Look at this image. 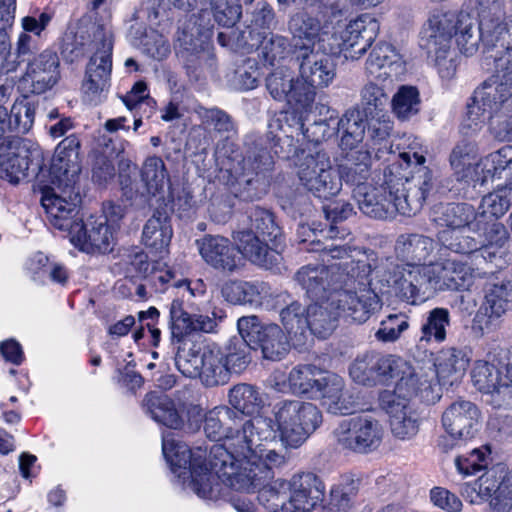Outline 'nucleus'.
Here are the masks:
<instances>
[{"mask_svg":"<svg viewBox=\"0 0 512 512\" xmlns=\"http://www.w3.org/2000/svg\"><path fill=\"white\" fill-rule=\"evenodd\" d=\"M495 67L496 72L474 90L472 101L467 104L470 126H478L487 116L512 107V72L501 56L495 58Z\"/></svg>","mask_w":512,"mask_h":512,"instance_id":"obj_8","label":"nucleus"},{"mask_svg":"<svg viewBox=\"0 0 512 512\" xmlns=\"http://www.w3.org/2000/svg\"><path fill=\"white\" fill-rule=\"evenodd\" d=\"M464 493L471 502L489 500L491 512H512V474L501 477L489 471L474 486H466Z\"/></svg>","mask_w":512,"mask_h":512,"instance_id":"obj_18","label":"nucleus"},{"mask_svg":"<svg viewBox=\"0 0 512 512\" xmlns=\"http://www.w3.org/2000/svg\"><path fill=\"white\" fill-rule=\"evenodd\" d=\"M281 323L295 347L304 346L310 338L307 307L292 301L280 311Z\"/></svg>","mask_w":512,"mask_h":512,"instance_id":"obj_41","label":"nucleus"},{"mask_svg":"<svg viewBox=\"0 0 512 512\" xmlns=\"http://www.w3.org/2000/svg\"><path fill=\"white\" fill-rule=\"evenodd\" d=\"M456 28V14L451 11H434L424 23L419 34V45L438 68L442 78L455 72L451 56V43Z\"/></svg>","mask_w":512,"mask_h":512,"instance_id":"obj_9","label":"nucleus"},{"mask_svg":"<svg viewBox=\"0 0 512 512\" xmlns=\"http://www.w3.org/2000/svg\"><path fill=\"white\" fill-rule=\"evenodd\" d=\"M301 184L318 198L328 199L337 195L342 182L323 152L307 154L300 159L297 170Z\"/></svg>","mask_w":512,"mask_h":512,"instance_id":"obj_14","label":"nucleus"},{"mask_svg":"<svg viewBox=\"0 0 512 512\" xmlns=\"http://www.w3.org/2000/svg\"><path fill=\"white\" fill-rule=\"evenodd\" d=\"M393 397L388 393L379 396L380 406L390 417L391 432L398 439H412L419 431V415L410 403L395 402Z\"/></svg>","mask_w":512,"mask_h":512,"instance_id":"obj_29","label":"nucleus"},{"mask_svg":"<svg viewBox=\"0 0 512 512\" xmlns=\"http://www.w3.org/2000/svg\"><path fill=\"white\" fill-rule=\"evenodd\" d=\"M290 506L293 508L310 511L325 496V485L314 473L307 472L293 476L290 484Z\"/></svg>","mask_w":512,"mask_h":512,"instance_id":"obj_32","label":"nucleus"},{"mask_svg":"<svg viewBox=\"0 0 512 512\" xmlns=\"http://www.w3.org/2000/svg\"><path fill=\"white\" fill-rule=\"evenodd\" d=\"M491 463V449L488 445L481 446L480 448L473 449L468 456H459L455 459V466L459 473L463 474L464 476L474 475L477 474L483 470H486L481 476L478 477L473 482H466L462 484L461 486V494L462 496L469 501L471 504H481V503H487L488 504V512H491L490 509V501L479 499V502H471L470 498L465 495L464 490L466 486H474L477 481L487 472L489 471H496L497 475H500L501 477H508L512 475V472L509 474H504L503 470H498L496 468L488 469V465Z\"/></svg>","mask_w":512,"mask_h":512,"instance_id":"obj_35","label":"nucleus"},{"mask_svg":"<svg viewBox=\"0 0 512 512\" xmlns=\"http://www.w3.org/2000/svg\"><path fill=\"white\" fill-rule=\"evenodd\" d=\"M362 478L353 473H347L340 477L339 482L330 490V505L338 511L348 512L355 503Z\"/></svg>","mask_w":512,"mask_h":512,"instance_id":"obj_51","label":"nucleus"},{"mask_svg":"<svg viewBox=\"0 0 512 512\" xmlns=\"http://www.w3.org/2000/svg\"><path fill=\"white\" fill-rule=\"evenodd\" d=\"M277 431L286 448L300 447L322 423L316 405L301 400H284L274 407Z\"/></svg>","mask_w":512,"mask_h":512,"instance_id":"obj_10","label":"nucleus"},{"mask_svg":"<svg viewBox=\"0 0 512 512\" xmlns=\"http://www.w3.org/2000/svg\"><path fill=\"white\" fill-rule=\"evenodd\" d=\"M259 51L265 62L273 66L293 54V44L285 36L268 32Z\"/></svg>","mask_w":512,"mask_h":512,"instance_id":"obj_60","label":"nucleus"},{"mask_svg":"<svg viewBox=\"0 0 512 512\" xmlns=\"http://www.w3.org/2000/svg\"><path fill=\"white\" fill-rule=\"evenodd\" d=\"M247 218L249 227L245 230L252 231L277 246L282 237V230L276 223L272 212L261 207H254L249 211Z\"/></svg>","mask_w":512,"mask_h":512,"instance_id":"obj_53","label":"nucleus"},{"mask_svg":"<svg viewBox=\"0 0 512 512\" xmlns=\"http://www.w3.org/2000/svg\"><path fill=\"white\" fill-rule=\"evenodd\" d=\"M380 355L365 353L358 356L349 367V374L352 380L364 386H375L380 384L379 375Z\"/></svg>","mask_w":512,"mask_h":512,"instance_id":"obj_54","label":"nucleus"},{"mask_svg":"<svg viewBox=\"0 0 512 512\" xmlns=\"http://www.w3.org/2000/svg\"><path fill=\"white\" fill-rule=\"evenodd\" d=\"M371 155L367 150H357L347 153L339 164L338 175L347 183L366 185L364 181L370 174Z\"/></svg>","mask_w":512,"mask_h":512,"instance_id":"obj_49","label":"nucleus"},{"mask_svg":"<svg viewBox=\"0 0 512 512\" xmlns=\"http://www.w3.org/2000/svg\"><path fill=\"white\" fill-rule=\"evenodd\" d=\"M162 452L174 472L183 469L180 475L190 472L193 490L204 499H216L221 493V479L212 467L211 450L207 459L206 449L195 450L183 442L176 441L170 435L163 436Z\"/></svg>","mask_w":512,"mask_h":512,"instance_id":"obj_7","label":"nucleus"},{"mask_svg":"<svg viewBox=\"0 0 512 512\" xmlns=\"http://www.w3.org/2000/svg\"><path fill=\"white\" fill-rule=\"evenodd\" d=\"M217 408L221 419H223V417L225 418L222 424L226 430L227 439L231 441L228 447L225 445L224 447L230 454H236V444L241 440L243 426L245 424H242V414L228 406H218ZM221 445L223 446V444Z\"/></svg>","mask_w":512,"mask_h":512,"instance_id":"obj_63","label":"nucleus"},{"mask_svg":"<svg viewBox=\"0 0 512 512\" xmlns=\"http://www.w3.org/2000/svg\"><path fill=\"white\" fill-rule=\"evenodd\" d=\"M71 241L86 253H108L115 245L114 227L102 218L90 217L85 223L79 219L71 234Z\"/></svg>","mask_w":512,"mask_h":512,"instance_id":"obj_23","label":"nucleus"},{"mask_svg":"<svg viewBox=\"0 0 512 512\" xmlns=\"http://www.w3.org/2000/svg\"><path fill=\"white\" fill-rule=\"evenodd\" d=\"M141 179L148 194L154 197L161 194L168 180L164 161L158 156L148 157L141 169Z\"/></svg>","mask_w":512,"mask_h":512,"instance_id":"obj_57","label":"nucleus"},{"mask_svg":"<svg viewBox=\"0 0 512 512\" xmlns=\"http://www.w3.org/2000/svg\"><path fill=\"white\" fill-rule=\"evenodd\" d=\"M437 237L444 247L458 254L473 257L474 252L480 248V241L475 237L465 235L463 229L442 230L438 232Z\"/></svg>","mask_w":512,"mask_h":512,"instance_id":"obj_58","label":"nucleus"},{"mask_svg":"<svg viewBox=\"0 0 512 512\" xmlns=\"http://www.w3.org/2000/svg\"><path fill=\"white\" fill-rule=\"evenodd\" d=\"M293 58L298 65L299 80L304 87L315 89L327 87L335 78L336 68L334 62L325 55L319 54L311 46H296Z\"/></svg>","mask_w":512,"mask_h":512,"instance_id":"obj_16","label":"nucleus"},{"mask_svg":"<svg viewBox=\"0 0 512 512\" xmlns=\"http://www.w3.org/2000/svg\"><path fill=\"white\" fill-rule=\"evenodd\" d=\"M327 22L328 20L308 7L291 15L288 20V31L292 36L293 50L296 46L315 48V43L320 41L323 35L332 33L334 36L337 27Z\"/></svg>","mask_w":512,"mask_h":512,"instance_id":"obj_24","label":"nucleus"},{"mask_svg":"<svg viewBox=\"0 0 512 512\" xmlns=\"http://www.w3.org/2000/svg\"><path fill=\"white\" fill-rule=\"evenodd\" d=\"M280 129L281 120L276 118L269 122L265 137L254 133L246 137L244 157L223 174L226 184L236 197L253 201L267 193L268 172L273 166V158L268 148L276 147L279 140L276 131Z\"/></svg>","mask_w":512,"mask_h":512,"instance_id":"obj_3","label":"nucleus"},{"mask_svg":"<svg viewBox=\"0 0 512 512\" xmlns=\"http://www.w3.org/2000/svg\"><path fill=\"white\" fill-rule=\"evenodd\" d=\"M432 275L430 265H402L394 292L407 303H421L439 287Z\"/></svg>","mask_w":512,"mask_h":512,"instance_id":"obj_20","label":"nucleus"},{"mask_svg":"<svg viewBox=\"0 0 512 512\" xmlns=\"http://www.w3.org/2000/svg\"><path fill=\"white\" fill-rule=\"evenodd\" d=\"M60 60L55 52L45 50L27 64L22 82L34 94H42L52 89L60 79Z\"/></svg>","mask_w":512,"mask_h":512,"instance_id":"obj_26","label":"nucleus"},{"mask_svg":"<svg viewBox=\"0 0 512 512\" xmlns=\"http://www.w3.org/2000/svg\"><path fill=\"white\" fill-rule=\"evenodd\" d=\"M469 364L467 354L458 348H447L442 350L435 368H431L438 378L439 384L443 386H453L457 384L464 376Z\"/></svg>","mask_w":512,"mask_h":512,"instance_id":"obj_38","label":"nucleus"},{"mask_svg":"<svg viewBox=\"0 0 512 512\" xmlns=\"http://www.w3.org/2000/svg\"><path fill=\"white\" fill-rule=\"evenodd\" d=\"M196 243L203 260L214 269L232 274L239 268L241 258L227 238L205 235Z\"/></svg>","mask_w":512,"mask_h":512,"instance_id":"obj_28","label":"nucleus"},{"mask_svg":"<svg viewBox=\"0 0 512 512\" xmlns=\"http://www.w3.org/2000/svg\"><path fill=\"white\" fill-rule=\"evenodd\" d=\"M430 219L444 230L469 229L473 231L477 221L476 209L468 203H438L430 212Z\"/></svg>","mask_w":512,"mask_h":512,"instance_id":"obj_34","label":"nucleus"},{"mask_svg":"<svg viewBox=\"0 0 512 512\" xmlns=\"http://www.w3.org/2000/svg\"><path fill=\"white\" fill-rule=\"evenodd\" d=\"M474 387L491 397V403L496 408L512 403V386L507 377L494 364L479 360L471 371Z\"/></svg>","mask_w":512,"mask_h":512,"instance_id":"obj_21","label":"nucleus"},{"mask_svg":"<svg viewBox=\"0 0 512 512\" xmlns=\"http://www.w3.org/2000/svg\"><path fill=\"white\" fill-rule=\"evenodd\" d=\"M307 312L310 337H328L335 330L338 318L342 316L336 305L331 304V300L313 302L307 307Z\"/></svg>","mask_w":512,"mask_h":512,"instance_id":"obj_44","label":"nucleus"},{"mask_svg":"<svg viewBox=\"0 0 512 512\" xmlns=\"http://www.w3.org/2000/svg\"><path fill=\"white\" fill-rule=\"evenodd\" d=\"M307 7L328 20L335 27H341L346 19L345 0H304Z\"/></svg>","mask_w":512,"mask_h":512,"instance_id":"obj_64","label":"nucleus"},{"mask_svg":"<svg viewBox=\"0 0 512 512\" xmlns=\"http://www.w3.org/2000/svg\"><path fill=\"white\" fill-rule=\"evenodd\" d=\"M237 327L240 336L252 343L254 349L260 347L268 360L279 361L289 351L288 338L277 324H262L257 316L250 315L239 318Z\"/></svg>","mask_w":512,"mask_h":512,"instance_id":"obj_15","label":"nucleus"},{"mask_svg":"<svg viewBox=\"0 0 512 512\" xmlns=\"http://www.w3.org/2000/svg\"><path fill=\"white\" fill-rule=\"evenodd\" d=\"M194 112L200 121L201 128L210 136L230 139L238 133L236 120L225 110L213 106L198 105Z\"/></svg>","mask_w":512,"mask_h":512,"instance_id":"obj_36","label":"nucleus"},{"mask_svg":"<svg viewBox=\"0 0 512 512\" xmlns=\"http://www.w3.org/2000/svg\"><path fill=\"white\" fill-rule=\"evenodd\" d=\"M477 15L478 20L469 13L456 15L454 35L460 52L472 56L482 44L487 50L500 48L502 54L512 30V18L501 22V2L497 0H481Z\"/></svg>","mask_w":512,"mask_h":512,"instance_id":"obj_4","label":"nucleus"},{"mask_svg":"<svg viewBox=\"0 0 512 512\" xmlns=\"http://www.w3.org/2000/svg\"><path fill=\"white\" fill-rule=\"evenodd\" d=\"M142 406L153 420L168 428L177 430L184 425L174 402L167 395L150 392L143 399Z\"/></svg>","mask_w":512,"mask_h":512,"instance_id":"obj_43","label":"nucleus"},{"mask_svg":"<svg viewBox=\"0 0 512 512\" xmlns=\"http://www.w3.org/2000/svg\"><path fill=\"white\" fill-rule=\"evenodd\" d=\"M338 133H341L340 146L342 149L353 150L365 136L367 120L359 109H349L334 123Z\"/></svg>","mask_w":512,"mask_h":512,"instance_id":"obj_46","label":"nucleus"},{"mask_svg":"<svg viewBox=\"0 0 512 512\" xmlns=\"http://www.w3.org/2000/svg\"><path fill=\"white\" fill-rule=\"evenodd\" d=\"M408 372L402 374L400 378H397L393 391H383L382 393H388L393 395L395 402H408L414 398L419 397L424 402H434L438 395L434 393V380L435 373L429 368L428 371L420 369L417 371L410 364L408 365Z\"/></svg>","mask_w":512,"mask_h":512,"instance_id":"obj_25","label":"nucleus"},{"mask_svg":"<svg viewBox=\"0 0 512 512\" xmlns=\"http://www.w3.org/2000/svg\"><path fill=\"white\" fill-rule=\"evenodd\" d=\"M433 251V239L421 234H401L395 244L396 256L405 265H423Z\"/></svg>","mask_w":512,"mask_h":512,"instance_id":"obj_39","label":"nucleus"},{"mask_svg":"<svg viewBox=\"0 0 512 512\" xmlns=\"http://www.w3.org/2000/svg\"><path fill=\"white\" fill-rule=\"evenodd\" d=\"M79 149L80 141L75 135L66 137L57 145L48 171L52 185H75L81 171Z\"/></svg>","mask_w":512,"mask_h":512,"instance_id":"obj_22","label":"nucleus"},{"mask_svg":"<svg viewBox=\"0 0 512 512\" xmlns=\"http://www.w3.org/2000/svg\"><path fill=\"white\" fill-rule=\"evenodd\" d=\"M156 201H161L164 205L159 204L146 221L142 231V242L147 248L155 252H162L171 242L173 229L164 197L159 196Z\"/></svg>","mask_w":512,"mask_h":512,"instance_id":"obj_31","label":"nucleus"},{"mask_svg":"<svg viewBox=\"0 0 512 512\" xmlns=\"http://www.w3.org/2000/svg\"><path fill=\"white\" fill-rule=\"evenodd\" d=\"M42 172L38 175V186L42 193L41 204L45 209L47 218L51 225L63 231H68L71 235L74 226L78 224L79 219L78 205L81 201L80 194L75 190V185L66 187L65 185L55 186L50 180L45 181Z\"/></svg>","mask_w":512,"mask_h":512,"instance_id":"obj_11","label":"nucleus"},{"mask_svg":"<svg viewBox=\"0 0 512 512\" xmlns=\"http://www.w3.org/2000/svg\"><path fill=\"white\" fill-rule=\"evenodd\" d=\"M322 371L313 365L294 367L288 377L290 387L295 393L314 394Z\"/></svg>","mask_w":512,"mask_h":512,"instance_id":"obj_61","label":"nucleus"},{"mask_svg":"<svg viewBox=\"0 0 512 512\" xmlns=\"http://www.w3.org/2000/svg\"><path fill=\"white\" fill-rule=\"evenodd\" d=\"M437 291L462 290L469 286L470 267L455 260H445L441 263L430 264Z\"/></svg>","mask_w":512,"mask_h":512,"instance_id":"obj_42","label":"nucleus"},{"mask_svg":"<svg viewBox=\"0 0 512 512\" xmlns=\"http://www.w3.org/2000/svg\"><path fill=\"white\" fill-rule=\"evenodd\" d=\"M93 38L96 52L87 65L83 90L87 100L96 105L109 87L113 46L110 35L100 25L93 26Z\"/></svg>","mask_w":512,"mask_h":512,"instance_id":"obj_12","label":"nucleus"},{"mask_svg":"<svg viewBox=\"0 0 512 512\" xmlns=\"http://www.w3.org/2000/svg\"><path fill=\"white\" fill-rule=\"evenodd\" d=\"M399 158L384 169L378 185L354 188L353 197L363 214L384 220L396 214L410 217L421 211L433 188L432 172L423 166L426 159L417 152H403Z\"/></svg>","mask_w":512,"mask_h":512,"instance_id":"obj_1","label":"nucleus"},{"mask_svg":"<svg viewBox=\"0 0 512 512\" xmlns=\"http://www.w3.org/2000/svg\"><path fill=\"white\" fill-rule=\"evenodd\" d=\"M482 167L481 184L491 180H504L505 185H512V146L506 145L490 153L480 163Z\"/></svg>","mask_w":512,"mask_h":512,"instance_id":"obj_45","label":"nucleus"},{"mask_svg":"<svg viewBox=\"0 0 512 512\" xmlns=\"http://www.w3.org/2000/svg\"><path fill=\"white\" fill-rule=\"evenodd\" d=\"M274 421L254 416L243 426L236 454L222 445L211 447V464L221 483L237 491L251 492L273 478L272 469L287 463V451H276L267 444L276 439Z\"/></svg>","mask_w":512,"mask_h":512,"instance_id":"obj_2","label":"nucleus"},{"mask_svg":"<svg viewBox=\"0 0 512 512\" xmlns=\"http://www.w3.org/2000/svg\"><path fill=\"white\" fill-rule=\"evenodd\" d=\"M199 378L206 387L224 385L230 380L224 363V353L216 347H204V359Z\"/></svg>","mask_w":512,"mask_h":512,"instance_id":"obj_48","label":"nucleus"},{"mask_svg":"<svg viewBox=\"0 0 512 512\" xmlns=\"http://www.w3.org/2000/svg\"><path fill=\"white\" fill-rule=\"evenodd\" d=\"M228 402L233 409L247 416L258 414L264 404L258 388L247 383L234 385L228 392Z\"/></svg>","mask_w":512,"mask_h":512,"instance_id":"obj_52","label":"nucleus"},{"mask_svg":"<svg viewBox=\"0 0 512 512\" xmlns=\"http://www.w3.org/2000/svg\"><path fill=\"white\" fill-rule=\"evenodd\" d=\"M238 254L241 253L252 263L268 268L276 261L275 251L268 246V240L254 234L252 231L239 230L234 235Z\"/></svg>","mask_w":512,"mask_h":512,"instance_id":"obj_37","label":"nucleus"},{"mask_svg":"<svg viewBox=\"0 0 512 512\" xmlns=\"http://www.w3.org/2000/svg\"><path fill=\"white\" fill-rule=\"evenodd\" d=\"M312 251L320 252L322 261L327 265L302 267L296 274L295 280L305 290L306 295L314 302L332 300L339 290L344 276L354 262L345 245H323L320 241H312Z\"/></svg>","mask_w":512,"mask_h":512,"instance_id":"obj_5","label":"nucleus"},{"mask_svg":"<svg viewBox=\"0 0 512 512\" xmlns=\"http://www.w3.org/2000/svg\"><path fill=\"white\" fill-rule=\"evenodd\" d=\"M265 82L268 93L275 101H285L304 109L314 102L312 89L304 87L299 78L295 79L288 67L281 66L274 69L267 75Z\"/></svg>","mask_w":512,"mask_h":512,"instance_id":"obj_19","label":"nucleus"},{"mask_svg":"<svg viewBox=\"0 0 512 512\" xmlns=\"http://www.w3.org/2000/svg\"><path fill=\"white\" fill-rule=\"evenodd\" d=\"M379 26L371 15L364 14L349 22L340 35L341 41L332 54H342L345 59H359L376 38Z\"/></svg>","mask_w":512,"mask_h":512,"instance_id":"obj_17","label":"nucleus"},{"mask_svg":"<svg viewBox=\"0 0 512 512\" xmlns=\"http://www.w3.org/2000/svg\"><path fill=\"white\" fill-rule=\"evenodd\" d=\"M485 304L492 315L501 317L512 308V281L501 280L485 286Z\"/></svg>","mask_w":512,"mask_h":512,"instance_id":"obj_55","label":"nucleus"},{"mask_svg":"<svg viewBox=\"0 0 512 512\" xmlns=\"http://www.w3.org/2000/svg\"><path fill=\"white\" fill-rule=\"evenodd\" d=\"M15 142L9 141L0 146V175L17 184L27 176L34 158L39 154L31 152L25 145L13 146Z\"/></svg>","mask_w":512,"mask_h":512,"instance_id":"obj_33","label":"nucleus"},{"mask_svg":"<svg viewBox=\"0 0 512 512\" xmlns=\"http://www.w3.org/2000/svg\"><path fill=\"white\" fill-rule=\"evenodd\" d=\"M333 434L341 449L369 454L380 447L384 431L378 420L365 415L342 420Z\"/></svg>","mask_w":512,"mask_h":512,"instance_id":"obj_13","label":"nucleus"},{"mask_svg":"<svg viewBox=\"0 0 512 512\" xmlns=\"http://www.w3.org/2000/svg\"><path fill=\"white\" fill-rule=\"evenodd\" d=\"M204 348L201 349L191 341H182L177 347L175 365L186 377L196 378L201 374Z\"/></svg>","mask_w":512,"mask_h":512,"instance_id":"obj_56","label":"nucleus"},{"mask_svg":"<svg viewBox=\"0 0 512 512\" xmlns=\"http://www.w3.org/2000/svg\"><path fill=\"white\" fill-rule=\"evenodd\" d=\"M442 425L454 439L472 438L478 430L479 410L467 400H457L443 412Z\"/></svg>","mask_w":512,"mask_h":512,"instance_id":"obj_27","label":"nucleus"},{"mask_svg":"<svg viewBox=\"0 0 512 512\" xmlns=\"http://www.w3.org/2000/svg\"><path fill=\"white\" fill-rule=\"evenodd\" d=\"M342 275L344 280L340 281L342 284L331 304L336 305L343 317L364 323L381 308V300L372 288L371 264L365 260H354Z\"/></svg>","mask_w":512,"mask_h":512,"instance_id":"obj_6","label":"nucleus"},{"mask_svg":"<svg viewBox=\"0 0 512 512\" xmlns=\"http://www.w3.org/2000/svg\"><path fill=\"white\" fill-rule=\"evenodd\" d=\"M209 31L201 32L196 26L183 29L177 36V55L188 70H196L211 55Z\"/></svg>","mask_w":512,"mask_h":512,"instance_id":"obj_30","label":"nucleus"},{"mask_svg":"<svg viewBox=\"0 0 512 512\" xmlns=\"http://www.w3.org/2000/svg\"><path fill=\"white\" fill-rule=\"evenodd\" d=\"M395 115L402 120L409 119L420 110V96L416 87L401 86L392 98Z\"/></svg>","mask_w":512,"mask_h":512,"instance_id":"obj_59","label":"nucleus"},{"mask_svg":"<svg viewBox=\"0 0 512 512\" xmlns=\"http://www.w3.org/2000/svg\"><path fill=\"white\" fill-rule=\"evenodd\" d=\"M400 66V55L388 43H379L373 47L366 61V72L373 80H391L396 67Z\"/></svg>","mask_w":512,"mask_h":512,"instance_id":"obj_40","label":"nucleus"},{"mask_svg":"<svg viewBox=\"0 0 512 512\" xmlns=\"http://www.w3.org/2000/svg\"><path fill=\"white\" fill-rule=\"evenodd\" d=\"M512 205V184L501 186L485 195L476 210L478 223H483L485 219L495 218L499 220L506 214Z\"/></svg>","mask_w":512,"mask_h":512,"instance_id":"obj_50","label":"nucleus"},{"mask_svg":"<svg viewBox=\"0 0 512 512\" xmlns=\"http://www.w3.org/2000/svg\"><path fill=\"white\" fill-rule=\"evenodd\" d=\"M450 325L448 309L436 307L426 313L420 326L418 344L425 346L430 343L440 344L446 339V330Z\"/></svg>","mask_w":512,"mask_h":512,"instance_id":"obj_47","label":"nucleus"},{"mask_svg":"<svg viewBox=\"0 0 512 512\" xmlns=\"http://www.w3.org/2000/svg\"><path fill=\"white\" fill-rule=\"evenodd\" d=\"M254 349L252 343H248L242 336L229 345L228 353L224 354V363L231 373L239 374L243 372L251 362V350Z\"/></svg>","mask_w":512,"mask_h":512,"instance_id":"obj_62","label":"nucleus"}]
</instances>
